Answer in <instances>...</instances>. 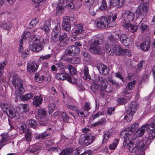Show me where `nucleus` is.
I'll return each mask as SVG.
<instances>
[{
    "instance_id": "ea45409f",
    "label": "nucleus",
    "mask_w": 155,
    "mask_h": 155,
    "mask_svg": "<svg viewBox=\"0 0 155 155\" xmlns=\"http://www.w3.org/2000/svg\"><path fill=\"white\" fill-rule=\"evenodd\" d=\"M33 96V93H29L23 95L21 98V100L23 101H26L30 99Z\"/></svg>"
},
{
    "instance_id": "a18cd8bd",
    "label": "nucleus",
    "mask_w": 155,
    "mask_h": 155,
    "mask_svg": "<svg viewBox=\"0 0 155 155\" xmlns=\"http://www.w3.org/2000/svg\"><path fill=\"white\" fill-rule=\"evenodd\" d=\"M28 123L30 127H32L34 128H36V122L35 120L31 119L28 121Z\"/></svg>"
},
{
    "instance_id": "37998d69",
    "label": "nucleus",
    "mask_w": 155,
    "mask_h": 155,
    "mask_svg": "<svg viewBox=\"0 0 155 155\" xmlns=\"http://www.w3.org/2000/svg\"><path fill=\"white\" fill-rule=\"evenodd\" d=\"M83 55L84 57V60L85 61L88 62H89L91 61V57L87 52H84L83 53Z\"/></svg>"
},
{
    "instance_id": "c756f323",
    "label": "nucleus",
    "mask_w": 155,
    "mask_h": 155,
    "mask_svg": "<svg viewBox=\"0 0 155 155\" xmlns=\"http://www.w3.org/2000/svg\"><path fill=\"white\" fill-rule=\"evenodd\" d=\"M64 6L59 4L56 7V14L57 15H61L64 12Z\"/></svg>"
},
{
    "instance_id": "4d7b16f0",
    "label": "nucleus",
    "mask_w": 155,
    "mask_h": 155,
    "mask_svg": "<svg viewBox=\"0 0 155 155\" xmlns=\"http://www.w3.org/2000/svg\"><path fill=\"white\" fill-rule=\"evenodd\" d=\"M26 125L25 123H21L19 124L18 128L20 130H22L23 132H25L27 130H26Z\"/></svg>"
},
{
    "instance_id": "e433bc0d",
    "label": "nucleus",
    "mask_w": 155,
    "mask_h": 155,
    "mask_svg": "<svg viewBox=\"0 0 155 155\" xmlns=\"http://www.w3.org/2000/svg\"><path fill=\"white\" fill-rule=\"evenodd\" d=\"M77 113L79 116L83 118L87 117L89 115L88 111H80V110H78Z\"/></svg>"
},
{
    "instance_id": "dca6fc26",
    "label": "nucleus",
    "mask_w": 155,
    "mask_h": 155,
    "mask_svg": "<svg viewBox=\"0 0 155 155\" xmlns=\"http://www.w3.org/2000/svg\"><path fill=\"white\" fill-rule=\"evenodd\" d=\"M123 16L125 21L130 22L134 20L135 15L133 12L127 11L124 12Z\"/></svg>"
},
{
    "instance_id": "f3484780",
    "label": "nucleus",
    "mask_w": 155,
    "mask_h": 155,
    "mask_svg": "<svg viewBox=\"0 0 155 155\" xmlns=\"http://www.w3.org/2000/svg\"><path fill=\"white\" fill-rule=\"evenodd\" d=\"M27 65V71L29 73L35 72L38 67V64L34 61H29Z\"/></svg>"
},
{
    "instance_id": "b1692460",
    "label": "nucleus",
    "mask_w": 155,
    "mask_h": 155,
    "mask_svg": "<svg viewBox=\"0 0 155 155\" xmlns=\"http://www.w3.org/2000/svg\"><path fill=\"white\" fill-rule=\"evenodd\" d=\"M83 31L82 25L81 24H78L76 26V30L72 33L74 36H76L81 34Z\"/></svg>"
},
{
    "instance_id": "6e6552de",
    "label": "nucleus",
    "mask_w": 155,
    "mask_h": 155,
    "mask_svg": "<svg viewBox=\"0 0 155 155\" xmlns=\"http://www.w3.org/2000/svg\"><path fill=\"white\" fill-rule=\"evenodd\" d=\"M136 140V139L134 141H130V143L128 144L129 146V150L130 152L134 153L136 155H144V151L142 150L140 147H138L137 142L136 143L134 142Z\"/></svg>"
},
{
    "instance_id": "49530a36",
    "label": "nucleus",
    "mask_w": 155,
    "mask_h": 155,
    "mask_svg": "<svg viewBox=\"0 0 155 155\" xmlns=\"http://www.w3.org/2000/svg\"><path fill=\"white\" fill-rule=\"evenodd\" d=\"M56 105L54 103L50 104L48 105L49 113V114H51L54 110Z\"/></svg>"
},
{
    "instance_id": "864d4df0",
    "label": "nucleus",
    "mask_w": 155,
    "mask_h": 155,
    "mask_svg": "<svg viewBox=\"0 0 155 155\" xmlns=\"http://www.w3.org/2000/svg\"><path fill=\"white\" fill-rule=\"evenodd\" d=\"M111 135V133L109 131L104 132L103 142H104L107 140Z\"/></svg>"
},
{
    "instance_id": "e2e57ef3",
    "label": "nucleus",
    "mask_w": 155,
    "mask_h": 155,
    "mask_svg": "<svg viewBox=\"0 0 155 155\" xmlns=\"http://www.w3.org/2000/svg\"><path fill=\"white\" fill-rule=\"evenodd\" d=\"M30 35V33L29 32H25L22 35L21 37L20 40H22V42H23L24 40H25Z\"/></svg>"
},
{
    "instance_id": "79ce46f5",
    "label": "nucleus",
    "mask_w": 155,
    "mask_h": 155,
    "mask_svg": "<svg viewBox=\"0 0 155 155\" xmlns=\"http://www.w3.org/2000/svg\"><path fill=\"white\" fill-rule=\"evenodd\" d=\"M58 32L53 30L51 34V39L54 41H56L58 40Z\"/></svg>"
},
{
    "instance_id": "ddd939ff",
    "label": "nucleus",
    "mask_w": 155,
    "mask_h": 155,
    "mask_svg": "<svg viewBox=\"0 0 155 155\" xmlns=\"http://www.w3.org/2000/svg\"><path fill=\"white\" fill-rule=\"evenodd\" d=\"M122 44L125 46H128L132 45H133V41L132 39L130 38H128L125 34L119 35L116 34Z\"/></svg>"
},
{
    "instance_id": "0eeeda50",
    "label": "nucleus",
    "mask_w": 155,
    "mask_h": 155,
    "mask_svg": "<svg viewBox=\"0 0 155 155\" xmlns=\"http://www.w3.org/2000/svg\"><path fill=\"white\" fill-rule=\"evenodd\" d=\"M94 40H91L90 42V51L92 53L100 54L102 53L101 49L99 45L100 42L97 37L94 36Z\"/></svg>"
},
{
    "instance_id": "9b49d317",
    "label": "nucleus",
    "mask_w": 155,
    "mask_h": 155,
    "mask_svg": "<svg viewBox=\"0 0 155 155\" xmlns=\"http://www.w3.org/2000/svg\"><path fill=\"white\" fill-rule=\"evenodd\" d=\"M154 139L150 138L149 136V137H143L142 140L136 139V141L138 143L139 146H140L141 149L144 151L151 143V140H153Z\"/></svg>"
},
{
    "instance_id": "052dcab7",
    "label": "nucleus",
    "mask_w": 155,
    "mask_h": 155,
    "mask_svg": "<svg viewBox=\"0 0 155 155\" xmlns=\"http://www.w3.org/2000/svg\"><path fill=\"white\" fill-rule=\"evenodd\" d=\"M38 22V19H33L31 20L29 24V26H31L32 27L35 26Z\"/></svg>"
},
{
    "instance_id": "09e8293b",
    "label": "nucleus",
    "mask_w": 155,
    "mask_h": 155,
    "mask_svg": "<svg viewBox=\"0 0 155 155\" xmlns=\"http://www.w3.org/2000/svg\"><path fill=\"white\" fill-rule=\"evenodd\" d=\"M41 147L39 144L34 145L31 147V149L30 151V152L33 153L35 152L38 150L40 149Z\"/></svg>"
},
{
    "instance_id": "72a5a7b5",
    "label": "nucleus",
    "mask_w": 155,
    "mask_h": 155,
    "mask_svg": "<svg viewBox=\"0 0 155 155\" xmlns=\"http://www.w3.org/2000/svg\"><path fill=\"white\" fill-rule=\"evenodd\" d=\"M73 152V150L71 148H65L60 153L59 155H70Z\"/></svg>"
},
{
    "instance_id": "7c9ffc66",
    "label": "nucleus",
    "mask_w": 155,
    "mask_h": 155,
    "mask_svg": "<svg viewBox=\"0 0 155 155\" xmlns=\"http://www.w3.org/2000/svg\"><path fill=\"white\" fill-rule=\"evenodd\" d=\"M139 126V124L138 123H135L127 128L128 130H129L130 132H131V134H132L135 131Z\"/></svg>"
},
{
    "instance_id": "338daca9",
    "label": "nucleus",
    "mask_w": 155,
    "mask_h": 155,
    "mask_svg": "<svg viewBox=\"0 0 155 155\" xmlns=\"http://www.w3.org/2000/svg\"><path fill=\"white\" fill-rule=\"evenodd\" d=\"M144 63V61L143 60H141L137 65V70L138 71L141 70L142 69L143 64Z\"/></svg>"
},
{
    "instance_id": "58836bf2",
    "label": "nucleus",
    "mask_w": 155,
    "mask_h": 155,
    "mask_svg": "<svg viewBox=\"0 0 155 155\" xmlns=\"http://www.w3.org/2000/svg\"><path fill=\"white\" fill-rule=\"evenodd\" d=\"M100 85L96 83H94L91 87V90L94 93H96L100 90Z\"/></svg>"
},
{
    "instance_id": "f03ea898",
    "label": "nucleus",
    "mask_w": 155,
    "mask_h": 155,
    "mask_svg": "<svg viewBox=\"0 0 155 155\" xmlns=\"http://www.w3.org/2000/svg\"><path fill=\"white\" fill-rule=\"evenodd\" d=\"M149 133V136L151 139L155 138V119L152 120L150 124L146 123L139 128L134 133L137 137L142 136L147 130Z\"/></svg>"
},
{
    "instance_id": "a878e982",
    "label": "nucleus",
    "mask_w": 155,
    "mask_h": 155,
    "mask_svg": "<svg viewBox=\"0 0 155 155\" xmlns=\"http://www.w3.org/2000/svg\"><path fill=\"white\" fill-rule=\"evenodd\" d=\"M68 74L66 73H59L56 74L55 78L59 80H64L66 79Z\"/></svg>"
},
{
    "instance_id": "c85d7f7f",
    "label": "nucleus",
    "mask_w": 155,
    "mask_h": 155,
    "mask_svg": "<svg viewBox=\"0 0 155 155\" xmlns=\"http://www.w3.org/2000/svg\"><path fill=\"white\" fill-rule=\"evenodd\" d=\"M134 114L130 113L129 111H127L126 115L124 117V119L127 122H130L131 121Z\"/></svg>"
},
{
    "instance_id": "aec40b11",
    "label": "nucleus",
    "mask_w": 155,
    "mask_h": 155,
    "mask_svg": "<svg viewBox=\"0 0 155 155\" xmlns=\"http://www.w3.org/2000/svg\"><path fill=\"white\" fill-rule=\"evenodd\" d=\"M139 106L135 101L131 102L129 105V107L127 111H129L130 113L134 114L138 108Z\"/></svg>"
},
{
    "instance_id": "774afa93",
    "label": "nucleus",
    "mask_w": 155,
    "mask_h": 155,
    "mask_svg": "<svg viewBox=\"0 0 155 155\" xmlns=\"http://www.w3.org/2000/svg\"><path fill=\"white\" fill-rule=\"evenodd\" d=\"M67 107L68 108L73 110L76 111H77V110H78V107L75 105L67 104Z\"/></svg>"
},
{
    "instance_id": "5fc2aeb1",
    "label": "nucleus",
    "mask_w": 155,
    "mask_h": 155,
    "mask_svg": "<svg viewBox=\"0 0 155 155\" xmlns=\"http://www.w3.org/2000/svg\"><path fill=\"white\" fill-rule=\"evenodd\" d=\"M91 108V104L88 102L85 103L84 106V110L85 111H88L90 110Z\"/></svg>"
},
{
    "instance_id": "bf43d9fd",
    "label": "nucleus",
    "mask_w": 155,
    "mask_h": 155,
    "mask_svg": "<svg viewBox=\"0 0 155 155\" xmlns=\"http://www.w3.org/2000/svg\"><path fill=\"white\" fill-rule=\"evenodd\" d=\"M121 97L120 98L117 99V101L121 104H123L124 103L127 102V99L126 98Z\"/></svg>"
},
{
    "instance_id": "a19ab883",
    "label": "nucleus",
    "mask_w": 155,
    "mask_h": 155,
    "mask_svg": "<svg viewBox=\"0 0 155 155\" xmlns=\"http://www.w3.org/2000/svg\"><path fill=\"white\" fill-rule=\"evenodd\" d=\"M106 121V120L104 118H102L100 121H98V122L92 124L91 125V126L92 127H95L99 125H101L104 123Z\"/></svg>"
},
{
    "instance_id": "9d476101",
    "label": "nucleus",
    "mask_w": 155,
    "mask_h": 155,
    "mask_svg": "<svg viewBox=\"0 0 155 155\" xmlns=\"http://www.w3.org/2000/svg\"><path fill=\"white\" fill-rule=\"evenodd\" d=\"M37 117L40 121V124L42 125L45 126L48 123L47 118L46 117V112L43 109H38Z\"/></svg>"
},
{
    "instance_id": "f8f14e48",
    "label": "nucleus",
    "mask_w": 155,
    "mask_h": 155,
    "mask_svg": "<svg viewBox=\"0 0 155 155\" xmlns=\"http://www.w3.org/2000/svg\"><path fill=\"white\" fill-rule=\"evenodd\" d=\"M75 21L74 18H70L68 16H65L64 18L62 25V28L66 31L68 32L71 30V25L72 23V21Z\"/></svg>"
},
{
    "instance_id": "1a4fd4ad",
    "label": "nucleus",
    "mask_w": 155,
    "mask_h": 155,
    "mask_svg": "<svg viewBox=\"0 0 155 155\" xmlns=\"http://www.w3.org/2000/svg\"><path fill=\"white\" fill-rule=\"evenodd\" d=\"M95 139V136L87 134L86 136L82 135L79 139V142L83 146H87L91 144Z\"/></svg>"
},
{
    "instance_id": "473e14b6",
    "label": "nucleus",
    "mask_w": 155,
    "mask_h": 155,
    "mask_svg": "<svg viewBox=\"0 0 155 155\" xmlns=\"http://www.w3.org/2000/svg\"><path fill=\"white\" fill-rule=\"evenodd\" d=\"M107 80L116 88H118L120 87V85L114 80H113L112 77L111 76H109Z\"/></svg>"
},
{
    "instance_id": "bb28decb",
    "label": "nucleus",
    "mask_w": 155,
    "mask_h": 155,
    "mask_svg": "<svg viewBox=\"0 0 155 155\" xmlns=\"http://www.w3.org/2000/svg\"><path fill=\"white\" fill-rule=\"evenodd\" d=\"M82 72H83L84 75L83 78L84 79H90L91 77L89 74L88 68L87 66H85Z\"/></svg>"
},
{
    "instance_id": "393cba45",
    "label": "nucleus",
    "mask_w": 155,
    "mask_h": 155,
    "mask_svg": "<svg viewBox=\"0 0 155 155\" xmlns=\"http://www.w3.org/2000/svg\"><path fill=\"white\" fill-rule=\"evenodd\" d=\"M43 101V99L42 96H35L33 99V104L36 106H38L42 103Z\"/></svg>"
},
{
    "instance_id": "3c124183",
    "label": "nucleus",
    "mask_w": 155,
    "mask_h": 155,
    "mask_svg": "<svg viewBox=\"0 0 155 155\" xmlns=\"http://www.w3.org/2000/svg\"><path fill=\"white\" fill-rule=\"evenodd\" d=\"M1 27L5 29H9L11 28V25L8 22H4L1 25Z\"/></svg>"
},
{
    "instance_id": "6ab92c4d",
    "label": "nucleus",
    "mask_w": 155,
    "mask_h": 155,
    "mask_svg": "<svg viewBox=\"0 0 155 155\" xmlns=\"http://www.w3.org/2000/svg\"><path fill=\"white\" fill-rule=\"evenodd\" d=\"M122 25L123 27L132 33L136 31L137 30V26L135 25H132L130 23H123Z\"/></svg>"
},
{
    "instance_id": "680f3d73",
    "label": "nucleus",
    "mask_w": 155,
    "mask_h": 155,
    "mask_svg": "<svg viewBox=\"0 0 155 155\" xmlns=\"http://www.w3.org/2000/svg\"><path fill=\"white\" fill-rule=\"evenodd\" d=\"M97 9L93 6H91L89 8L90 14L93 16H94L96 12Z\"/></svg>"
},
{
    "instance_id": "20e7f679",
    "label": "nucleus",
    "mask_w": 155,
    "mask_h": 155,
    "mask_svg": "<svg viewBox=\"0 0 155 155\" xmlns=\"http://www.w3.org/2000/svg\"><path fill=\"white\" fill-rule=\"evenodd\" d=\"M44 39L36 36H31L28 42L30 50L37 52L41 51L42 49Z\"/></svg>"
},
{
    "instance_id": "2f4dec72",
    "label": "nucleus",
    "mask_w": 155,
    "mask_h": 155,
    "mask_svg": "<svg viewBox=\"0 0 155 155\" xmlns=\"http://www.w3.org/2000/svg\"><path fill=\"white\" fill-rule=\"evenodd\" d=\"M25 137L27 141H31L32 137L31 132L28 129L25 132Z\"/></svg>"
},
{
    "instance_id": "2eb2a0df",
    "label": "nucleus",
    "mask_w": 155,
    "mask_h": 155,
    "mask_svg": "<svg viewBox=\"0 0 155 155\" xmlns=\"http://www.w3.org/2000/svg\"><path fill=\"white\" fill-rule=\"evenodd\" d=\"M80 51V49L75 46L69 47L66 50V52L68 54L72 56L78 55L79 54Z\"/></svg>"
},
{
    "instance_id": "cd10ccee",
    "label": "nucleus",
    "mask_w": 155,
    "mask_h": 155,
    "mask_svg": "<svg viewBox=\"0 0 155 155\" xmlns=\"http://www.w3.org/2000/svg\"><path fill=\"white\" fill-rule=\"evenodd\" d=\"M140 47L143 51H147L150 47V42L148 41H145L140 44Z\"/></svg>"
},
{
    "instance_id": "4c0bfd02",
    "label": "nucleus",
    "mask_w": 155,
    "mask_h": 155,
    "mask_svg": "<svg viewBox=\"0 0 155 155\" xmlns=\"http://www.w3.org/2000/svg\"><path fill=\"white\" fill-rule=\"evenodd\" d=\"M50 27V23L49 21L46 22L41 27V28L45 31H48L49 30Z\"/></svg>"
},
{
    "instance_id": "a211bd4d",
    "label": "nucleus",
    "mask_w": 155,
    "mask_h": 155,
    "mask_svg": "<svg viewBox=\"0 0 155 155\" xmlns=\"http://www.w3.org/2000/svg\"><path fill=\"white\" fill-rule=\"evenodd\" d=\"M1 136L2 138L0 140V150L8 143V141L10 139V137L7 133L2 134Z\"/></svg>"
},
{
    "instance_id": "39448f33",
    "label": "nucleus",
    "mask_w": 155,
    "mask_h": 155,
    "mask_svg": "<svg viewBox=\"0 0 155 155\" xmlns=\"http://www.w3.org/2000/svg\"><path fill=\"white\" fill-rule=\"evenodd\" d=\"M9 81L15 88L16 92L21 94L24 93V90L23 87L22 81L17 75L14 72H12Z\"/></svg>"
},
{
    "instance_id": "f257e3e1",
    "label": "nucleus",
    "mask_w": 155,
    "mask_h": 155,
    "mask_svg": "<svg viewBox=\"0 0 155 155\" xmlns=\"http://www.w3.org/2000/svg\"><path fill=\"white\" fill-rule=\"evenodd\" d=\"M115 38H116L112 34L108 37V40L105 45V48L108 55L112 56L115 54L117 55H122L125 57H130L131 52L128 49H121Z\"/></svg>"
},
{
    "instance_id": "c9c22d12",
    "label": "nucleus",
    "mask_w": 155,
    "mask_h": 155,
    "mask_svg": "<svg viewBox=\"0 0 155 155\" xmlns=\"http://www.w3.org/2000/svg\"><path fill=\"white\" fill-rule=\"evenodd\" d=\"M139 28L141 30L142 32L146 31L148 29L147 25L141 21L138 24Z\"/></svg>"
},
{
    "instance_id": "8fccbe9b",
    "label": "nucleus",
    "mask_w": 155,
    "mask_h": 155,
    "mask_svg": "<svg viewBox=\"0 0 155 155\" xmlns=\"http://www.w3.org/2000/svg\"><path fill=\"white\" fill-rule=\"evenodd\" d=\"M67 68L69 71L70 73L71 74H76V70L72 66L68 64L67 65Z\"/></svg>"
},
{
    "instance_id": "4be33fe9",
    "label": "nucleus",
    "mask_w": 155,
    "mask_h": 155,
    "mask_svg": "<svg viewBox=\"0 0 155 155\" xmlns=\"http://www.w3.org/2000/svg\"><path fill=\"white\" fill-rule=\"evenodd\" d=\"M98 69L100 73L104 75H107L109 71V68L103 64H101Z\"/></svg>"
},
{
    "instance_id": "c03bdc74",
    "label": "nucleus",
    "mask_w": 155,
    "mask_h": 155,
    "mask_svg": "<svg viewBox=\"0 0 155 155\" xmlns=\"http://www.w3.org/2000/svg\"><path fill=\"white\" fill-rule=\"evenodd\" d=\"M48 133L46 132H45L41 134L37 135L36 136V137L37 139H43L45 138L46 137L48 136Z\"/></svg>"
},
{
    "instance_id": "603ef678",
    "label": "nucleus",
    "mask_w": 155,
    "mask_h": 155,
    "mask_svg": "<svg viewBox=\"0 0 155 155\" xmlns=\"http://www.w3.org/2000/svg\"><path fill=\"white\" fill-rule=\"evenodd\" d=\"M7 64L6 61H4L2 63H0V78L2 75L3 68Z\"/></svg>"
},
{
    "instance_id": "412c9836",
    "label": "nucleus",
    "mask_w": 155,
    "mask_h": 155,
    "mask_svg": "<svg viewBox=\"0 0 155 155\" xmlns=\"http://www.w3.org/2000/svg\"><path fill=\"white\" fill-rule=\"evenodd\" d=\"M123 5V2H121L120 0H110L109 5L110 8L114 6H117V7H121Z\"/></svg>"
},
{
    "instance_id": "4468645a",
    "label": "nucleus",
    "mask_w": 155,
    "mask_h": 155,
    "mask_svg": "<svg viewBox=\"0 0 155 155\" xmlns=\"http://www.w3.org/2000/svg\"><path fill=\"white\" fill-rule=\"evenodd\" d=\"M131 132L128 130L127 128L126 130L122 131L120 133V137L122 138H124L123 142V146L125 147L128 146V144L130 141L129 140V138L131 136Z\"/></svg>"
},
{
    "instance_id": "f704fd0d",
    "label": "nucleus",
    "mask_w": 155,
    "mask_h": 155,
    "mask_svg": "<svg viewBox=\"0 0 155 155\" xmlns=\"http://www.w3.org/2000/svg\"><path fill=\"white\" fill-rule=\"evenodd\" d=\"M0 107L5 114L8 115V110H9V105L6 104H2L0 105Z\"/></svg>"
},
{
    "instance_id": "69168bd1",
    "label": "nucleus",
    "mask_w": 155,
    "mask_h": 155,
    "mask_svg": "<svg viewBox=\"0 0 155 155\" xmlns=\"http://www.w3.org/2000/svg\"><path fill=\"white\" fill-rule=\"evenodd\" d=\"M107 5L106 2L104 0H102L101 6L100 7V9L104 10L107 8Z\"/></svg>"
},
{
    "instance_id": "0e129e2a",
    "label": "nucleus",
    "mask_w": 155,
    "mask_h": 155,
    "mask_svg": "<svg viewBox=\"0 0 155 155\" xmlns=\"http://www.w3.org/2000/svg\"><path fill=\"white\" fill-rule=\"evenodd\" d=\"M51 54H48L45 55H42L40 57L39 60L40 61H41L45 60L48 59L51 57Z\"/></svg>"
},
{
    "instance_id": "7ed1b4c3",
    "label": "nucleus",
    "mask_w": 155,
    "mask_h": 155,
    "mask_svg": "<svg viewBox=\"0 0 155 155\" xmlns=\"http://www.w3.org/2000/svg\"><path fill=\"white\" fill-rule=\"evenodd\" d=\"M110 15L107 18H106L104 17H101L96 23V25L99 28H106L108 27H112L115 25L114 21L117 18V16L116 14H114V15L111 13H110Z\"/></svg>"
},
{
    "instance_id": "de8ad7c7",
    "label": "nucleus",
    "mask_w": 155,
    "mask_h": 155,
    "mask_svg": "<svg viewBox=\"0 0 155 155\" xmlns=\"http://www.w3.org/2000/svg\"><path fill=\"white\" fill-rule=\"evenodd\" d=\"M136 81H133L127 84L126 89L129 90H132L136 84Z\"/></svg>"
},
{
    "instance_id": "13d9d810",
    "label": "nucleus",
    "mask_w": 155,
    "mask_h": 155,
    "mask_svg": "<svg viewBox=\"0 0 155 155\" xmlns=\"http://www.w3.org/2000/svg\"><path fill=\"white\" fill-rule=\"evenodd\" d=\"M61 118L63 120L64 122H67L69 119L65 112L62 113L61 115Z\"/></svg>"
},
{
    "instance_id": "6e6d98bb",
    "label": "nucleus",
    "mask_w": 155,
    "mask_h": 155,
    "mask_svg": "<svg viewBox=\"0 0 155 155\" xmlns=\"http://www.w3.org/2000/svg\"><path fill=\"white\" fill-rule=\"evenodd\" d=\"M66 79L68 82L71 84H74L77 82L76 80L74 78L70 76L68 74Z\"/></svg>"
},
{
    "instance_id": "423d86ee",
    "label": "nucleus",
    "mask_w": 155,
    "mask_h": 155,
    "mask_svg": "<svg viewBox=\"0 0 155 155\" xmlns=\"http://www.w3.org/2000/svg\"><path fill=\"white\" fill-rule=\"evenodd\" d=\"M96 81L101 84L100 92L101 97H104L106 92L110 93L111 91V88H107L108 82L105 78L99 76L96 78Z\"/></svg>"
},
{
    "instance_id": "5701e85b",
    "label": "nucleus",
    "mask_w": 155,
    "mask_h": 155,
    "mask_svg": "<svg viewBox=\"0 0 155 155\" xmlns=\"http://www.w3.org/2000/svg\"><path fill=\"white\" fill-rule=\"evenodd\" d=\"M19 110L21 114L26 113L29 111V105L26 104H21L19 105Z\"/></svg>"
}]
</instances>
